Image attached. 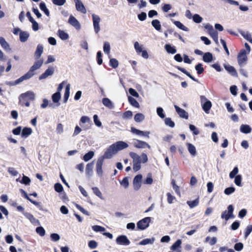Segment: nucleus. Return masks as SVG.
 Wrapping results in <instances>:
<instances>
[{"mask_svg": "<svg viewBox=\"0 0 252 252\" xmlns=\"http://www.w3.org/2000/svg\"><path fill=\"white\" fill-rule=\"evenodd\" d=\"M130 157L133 159V170L135 172L139 171L141 168V163H145L148 161V157L146 154L142 153L140 156L134 152L129 153Z\"/></svg>", "mask_w": 252, "mask_h": 252, "instance_id": "obj_1", "label": "nucleus"}, {"mask_svg": "<svg viewBox=\"0 0 252 252\" xmlns=\"http://www.w3.org/2000/svg\"><path fill=\"white\" fill-rule=\"evenodd\" d=\"M19 101H31L35 99V94L32 91H28L22 94L19 97Z\"/></svg>", "mask_w": 252, "mask_h": 252, "instance_id": "obj_2", "label": "nucleus"}, {"mask_svg": "<svg viewBox=\"0 0 252 252\" xmlns=\"http://www.w3.org/2000/svg\"><path fill=\"white\" fill-rule=\"evenodd\" d=\"M117 153V152L114 147V145L112 144L108 149H107L104 155L100 157V158H102L103 159H109L112 158V157Z\"/></svg>", "mask_w": 252, "mask_h": 252, "instance_id": "obj_3", "label": "nucleus"}, {"mask_svg": "<svg viewBox=\"0 0 252 252\" xmlns=\"http://www.w3.org/2000/svg\"><path fill=\"white\" fill-rule=\"evenodd\" d=\"M151 220V218L146 217L138 221L137 227L138 229L144 230L149 226V223Z\"/></svg>", "mask_w": 252, "mask_h": 252, "instance_id": "obj_4", "label": "nucleus"}, {"mask_svg": "<svg viewBox=\"0 0 252 252\" xmlns=\"http://www.w3.org/2000/svg\"><path fill=\"white\" fill-rule=\"evenodd\" d=\"M43 60H37L32 65L30 70L27 72L28 74L31 75L32 77L35 74V71L38 69L43 64Z\"/></svg>", "mask_w": 252, "mask_h": 252, "instance_id": "obj_5", "label": "nucleus"}, {"mask_svg": "<svg viewBox=\"0 0 252 252\" xmlns=\"http://www.w3.org/2000/svg\"><path fill=\"white\" fill-rule=\"evenodd\" d=\"M238 63L240 67L243 66L247 60L246 51L245 49H242L237 56Z\"/></svg>", "mask_w": 252, "mask_h": 252, "instance_id": "obj_6", "label": "nucleus"}, {"mask_svg": "<svg viewBox=\"0 0 252 252\" xmlns=\"http://www.w3.org/2000/svg\"><path fill=\"white\" fill-rule=\"evenodd\" d=\"M92 19L93 22V26L94 32L96 33H97L100 30L99 23L100 21V18L99 16L95 14H92Z\"/></svg>", "mask_w": 252, "mask_h": 252, "instance_id": "obj_7", "label": "nucleus"}, {"mask_svg": "<svg viewBox=\"0 0 252 252\" xmlns=\"http://www.w3.org/2000/svg\"><path fill=\"white\" fill-rule=\"evenodd\" d=\"M228 213H227V211H225L223 212L221 214V218L222 219H224L226 220H228L230 218H233V212L234 210L233 207L232 205H229L228 207Z\"/></svg>", "mask_w": 252, "mask_h": 252, "instance_id": "obj_8", "label": "nucleus"}, {"mask_svg": "<svg viewBox=\"0 0 252 252\" xmlns=\"http://www.w3.org/2000/svg\"><path fill=\"white\" fill-rule=\"evenodd\" d=\"M132 144L137 148L143 149L146 147H147L148 149L151 148L150 145L147 143L137 139H133Z\"/></svg>", "mask_w": 252, "mask_h": 252, "instance_id": "obj_9", "label": "nucleus"}, {"mask_svg": "<svg viewBox=\"0 0 252 252\" xmlns=\"http://www.w3.org/2000/svg\"><path fill=\"white\" fill-rule=\"evenodd\" d=\"M116 243L119 245L128 246L130 242L126 235H120L116 239Z\"/></svg>", "mask_w": 252, "mask_h": 252, "instance_id": "obj_10", "label": "nucleus"}, {"mask_svg": "<svg viewBox=\"0 0 252 252\" xmlns=\"http://www.w3.org/2000/svg\"><path fill=\"white\" fill-rule=\"evenodd\" d=\"M142 176L141 174L137 175L133 179V185L134 189L136 190H138L141 186V180Z\"/></svg>", "mask_w": 252, "mask_h": 252, "instance_id": "obj_11", "label": "nucleus"}, {"mask_svg": "<svg viewBox=\"0 0 252 252\" xmlns=\"http://www.w3.org/2000/svg\"><path fill=\"white\" fill-rule=\"evenodd\" d=\"M54 73V68L52 66H49L48 68L39 77V80L45 79L48 76H52Z\"/></svg>", "mask_w": 252, "mask_h": 252, "instance_id": "obj_12", "label": "nucleus"}, {"mask_svg": "<svg viewBox=\"0 0 252 252\" xmlns=\"http://www.w3.org/2000/svg\"><path fill=\"white\" fill-rule=\"evenodd\" d=\"M68 22L76 30H79L81 29V25L79 22L73 16L70 15L69 16Z\"/></svg>", "mask_w": 252, "mask_h": 252, "instance_id": "obj_13", "label": "nucleus"}, {"mask_svg": "<svg viewBox=\"0 0 252 252\" xmlns=\"http://www.w3.org/2000/svg\"><path fill=\"white\" fill-rule=\"evenodd\" d=\"M74 1L76 10L83 14L86 13V8L82 2L80 0H74Z\"/></svg>", "mask_w": 252, "mask_h": 252, "instance_id": "obj_14", "label": "nucleus"}, {"mask_svg": "<svg viewBox=\"0 0 252 252\" xmlns=\"http://www.w3.org/2000/svg\"><path fill=\"white\" fill-rule=\"evenodd\" d=\"M201 100L202 101L206 100L203 104L202 108L206 113H208L212 107L211 102L209 100H207V98L204 96H201Z\"/></svg>", "mask_w": 252, "mask_h": 252, "instance_id": "obj_15", "label": "nucleus"}, {"mask_svg": "<svg viewBox=\"0 0 252 252\" xmlns=\"http://www.w3.org/2000/svg\"><path fill=\"white\" fill-rule=\"evenodd\" d=\"M104 159L102 158H100V157L98 158L96 164V170L97 175L99 176H101L102 175L103 171L102 169V166L103 164Z\"/></svg>", "mask_w": 252, "mask_h": 252, "instance_id": "obj_16", "label": "nucleus"}, {"mask_svg": "<svg viewBox=\"0 0 252 252\" xmlns=\"http://www.w3.org/2000/svg\"><path fill=\"white\" fill-rule=\"evenodd\" d=\"M113 145H114V147L117 152L119 151H121L127 148L128 146L126 143L122 141L117 142L113 144Z\"/></svg>", "mask_w": 252, "mask_h": 252, "instance_id": "obj_17", "label": "nucleus"}, {"mask_svg": "<svg viewBox=\"0 0 252 252\" xmlns=\"http://www.w3.org/2000/svg\"><path fill=\"white\" fill-rule=\"evenodd\" d=\"M174 107L175 108L176 112L178 113V114L181 118H184L186 119H188V114L185 110L180 108L176 105H174Z\"/></svg>", "mask_w": 252, "mask_h": 252, "instance_id": "obj_18", "label": "nucleus"}, {"mask_svg": "<svg viewBox=\"0 0 252 252\" xmlns=\"http://www.w3.org/2000/svg\"><path fill=\"white\" fill-rule=\"evenodd\" d=\"M223 66L230 75L234 77H237L238 75L237 71L233 66L228 64H224Z\"/></svg>", "mask_w": 252, "mask_h": 252, "instance_id": "obj_19", "label": "nucleus"}, {"mask_svg": "<svg viewBox=\"0 0 252 252\" xmlns=\"http://www.w3.org/2000/svg\"><path fill=\"white\" fill-rule=\"evenodd\" d=\"M61 98V93L60 92H56L53 94L52 95V99L54 103H56L55 105L56 107H58L60 105L59 103V101L60 100Z\"/></svg>", "mask_w": 252, "mask_h": 252, "instance_id": "obj_20", "label": "nucleus"}, {"mask_svg": "<svg viewBox=\"0 0 252 252\" xmlns=\"http://www.w3.org/2000/svg\"><path fill=\"white\" fill-rule=\"evenodd\" d=\"M131 131L132 133H133L136 135H141V136H145V137H149L150 132H149V131H143L137 129L134 127L131 128Z\"/></svg>", "mask_w": 252, "mask_h": 252, "instance_id": "obj_21", "label": "nucleus"}, {"mask_svg": "<svg viewBox=\"0 0 252 252\" xmlns=\"http://www.w3.org/2000/svg\"><path fill=\"white\" fill-rule=\"evenodd\" d=\"M43 46H42V45L39 44L37 46L36 51L34 53V56L35 59H36V60L38 59L40 57V56L42 55V54L43 53Z\"/></svg>", "mask_w": 252, "mask_h": 252, "instance_id": "obj_22", "label": "nucleus"}, {"mask_svg": "<svg viewBox=\"0 0 252 252\" xmlns=\"http://www.w3.org/2000/svg\"><path fill=\"white\" fill-rule=\"evenodd\" d=\"M94 165V161L87 164L86 168V173L87 175L91 176L93 175Z\"/></svg>", "mask_w": 252, "mask_h": 252, "instance_id": "obj_23", "label": "nucleus"}, {"mask_svg": "<svg viewBox=\"0 0 252 252\" xmlns=\"http://www.w3.org/2000/svg\"><path fill=\"white\" fill-rule=\"evenodd\" d=\"M240 130L243 133L248 134L251 132L252 128L250 126L243 124L240 126Z\"/></svg>", "mask_w": 252, "mask_h": 252, "instance_id": "obj_24", "label": "nucleus"}, {"mask_svg": "<svg viewBox=\"0 0 252 252\" xmlns=\"http://www.w3.org/2000/svg\"><path fill=\"white\" fill-rule=\"evenodd\" d=\"M32 77L31 75H30L28 72H27L25 74H24L23 76H21L18 79L15 81V83L14 84H19L20 83H22L23 81L29 79L31 78Z\"/></svg>", "mask_w": 252, "mask_h": 252, "instance_id": "obj_25", "label": "nucleus"}, {"mask_svg": "<svg viewBox=\"0 0 252 252\" xmlns=\"http://www.w3.org/2000/svg\"><path fill=\"white\" fill-rule=\"evenodd\" d=\"M213 60V57L212 53L210 52H207L203 54V60L206 63L211 62Z\"/></svg>", "mask_w": 252, "mask_h": 252, "instance_id": "obj_26", "label": "nucleus"}, {"mask_svg": "<svg viewBox=\"0 0 252 252\" xmlns=\"http://www.w3.org/2000/svg\"><path fill=\"white\" fill-rule=\"evenodd\" d=\"M176 68L180 71H182L183 73L185 74L188 77H189L191 80L195 81L196 82H199L198 80L195 79L193 76H192L188 71H187L184 68H182L180 66H177Z\"/></svg>", "mask_w": 252, "mask_h": 252, "instance_id": "obj_27", "label": "nucleus"}, {"mask_svg": "<svg viewBox=\"0 0 252 252\" xmlns=\"http://www.w3.org/2000/svg\"><path fill=\"white\" fill-rule=\"evenodd\" d=\"M19 36L21 42H25L28 40L29 37V33L27 32L22 31L19 33Z\"/></svg>", "mask_w": 252, "mask_h": 252, "instance_id": "obj_28", "label": "nucleus"}, {"mask_svg": "<svg viewBox=\"0 0 252 252\" xmlns=\"http://www.w3.org/2000/svg\"><path fill=\"white\" fill-rule=\"evenodd\" d=\"M103 104L106 107L109 109H112L114 108V105L112 101L108 98H104L102 100Z\"/></svg>", "mask_w": 252, "mask_h": 252, "instance_id": "obj_29", "label": "nucleus"}, {"mask_svg": "<svg viewBox=\"0 0 252 252\" xmlns=\"http://www.w3.org/2000/svg\"><path fill=\"white\" fill-rule=\"evenodd\" d=\"M58 35L60 37V38L63 40H65L69 38L68 34L64 31L61 30H58Z\"/></svg>", "mask_w": 252, "mask_h": 252, "instance_id": "obj_30", "label": "nucleus"}, {"mask_svg": "<svg viewBox=\"0 0 252 252\" xmlns=\"http://www.w3.org/2000/svg\"><path fill=\"white\" fill-rule=\"evenodd\" d=\"M0 44L1 47L6 51L9 50L10 49L9 44L2 37H0Z\"/></svg>", "mask_w": 252, "mask_h": 252, "instance_id": "obj_31", "label": "nucleus"}, {"mask_svg": "<svg viewBox=\"0 0 252 252\" xmlns=\"http://www.w3.org/2000/svg\"><path fill=\"white\" fill-rule=\"evenodd\" d=\"M151 24L152 26L158 31H160L161 29V26L159 21L158 19L153 20Z\"/></svg>", "mask_w": 252, "mask_h": 252, "instance_id": "obj_32", "label": "nucleus"}, {"mask_svg": "<svg viewBox=\"0 0 252 252\" xmlns=\"http://www.w3.org/2000/svg\"><path fill=\"white\" fill-rule=\"evenodd\" d=\"M155 241V238L154 237H152L151 238L145 239L139 242V245H146L148 244H153L154 243Z\"/></svg>", "mask_w": 252, "mask_h": 252, "instance_id": "obj_33", "label": "nucleus"}, {"mask_svg": "<svg viewBox=\"0 0 252 252\" xmlns=\"http://www.w3.org/2000/svg\"><path fill=\"white\" fill-rule=\"evenodd\" d=\"M70 95V84H67L65 87V92L63 96V102L66 103Z\"/></svg>", "mask_w": 252, "mask_h": 252, "instance_id": "obj_34", "label": "nucleus"}, {"mask_svg": "<svg viewBox=\"0 0 252 252\" xmlns=\"http://www.w3.org/2000/svg\"><path fill=\"white\" fill-rule=\"evenodd\" d=\"M164 47L168 53L174 54L177 52L175 47L172 46L170 44H167L165 45Z\"/></svg>", "mask_w": 252, "mask_h": 252, "instance_id": "obj_35", "label": "nucleus"}, {"mask_svg": "<svg viewBox=\"0 0 252 252\" xmlns=\"http://www.w3.org/2000/svg\"><path fill=\"white\" fill-rule=\"evenodd\" d=\"M24 215L28 219H29L30 220V221L32 223H36V222L38 223V222H39L38 220H36L32 214L29 213H24Z\"/></svg>", "mask_w": 252, "mask_h": 252, "instance_id": "obj_36", "label": "nucleus"}, {"mask_svg": "<svg viewBox=\"0 0 252 252\" xmlns=\"http://www.w3.org/2000/svg\"><path fill=\"white\" fill-rule=\"evenodd\" d=\"M32 133V129L30 127H24L22 131V136L27 137Z\"/></svg>", "mask_w": 252, "mask_h": 252, "instance_id": "obj_37", "label": "nucleus"}, {"mask_svg": "<svg viewBox=\"0 0 252 252\" xmlns=\"http://www.w3.org/2000/svg\"><path fill=\"white\" fill-rule=\"evenodd\" d=\"M188 149L189 153L192 156H195L196 154V148L192 144L187 143Z\"/></svg>", "mask_w": 252, "mask_h": 252, "instance_id": "obj_38", "label": "nucleus"}, {"mask_svg": "<svg viewBox=\"0 0 252 252\" xmlns=\"http://www.w3.org/2000/svg\"><path fill=\"white\" fill-rule=\"evenodd\" d=\"M128 100L129 102L133 106L136 108H139L140 105L138 101L133 97L131 96H128Z\"/></svg>", "mask_w": 252, "mask_h": 252, "instance_id": "obj_39", "label": "nucleus"}, {"mask_svg": "<svg viewBox=\"0 0 252 252\" xmlns=\"http://www.w3.org/2000/svg\"><path fill=\"white\" fill-rule=\"evenodd\" d=\"M48 106H49L50 107H52L53 108H55V105L52 103L49 104V101L48 99L44 98L43 99V103L41 104V108H45Z\"/></svg>", "mask_w": 252, "mask_h": 252, "instance_id": "obj_40", "label": "nucleus"}, {"mask_svg": "<svg viewBox=\"0 0 252 252\" xmlns=\"http://www.w3.org/2000/svg\"><path fill=\"white\" fill-rule=\"evenodd\" d=\"M187 204L189 206L190 208L192 209L199 204V199L196 198L193 201H188L187 202Z\"/></svg>", "mask_w": 252, "mask_h": 252, "instance_id": "obj_41", "label": "nucleus"}, {"mask_svg": "<svg viewBox=\"0 0 252 252\" xmlns=\"http://www.w3.org/2000/svg\"><path fill=\"white\" fill-rule=\"evenodd\" d=\"M39 7H40V9L43 11L44 13L47 16H49L50 15V12H49V10L46 7V5L45 4V3L43 2H42L40 3L39 4Z\"/></svg>", "mask_w": 252, "mask_h": 252, "instance_id": "obj_42", "label": "nucleus"}, {"mask_svg": "<svg viewBox=\"0 0 252 252\" xmlns=\"http://www.w3.org/2000/svg\"><path fill=\"white\" fill-rule=\"evenodd\" d=\"M92 190L94 194H95L97 196H98L99 198L102 200L104 199V197L102 196V193L99 189L97 187H94L92 188Z\"/></svg>", "mask_w": 252, "mask_h": 252, "instance_id": "obj_43", "label": "nucleus"}, {"mask_svg": "<svg viewBox=\"0 0 252 252\" xmlns=\"http://www.w3.org/2000/svg\"><path fill=\"white\" fill-rule=\"evenodd\" d=\"M174 24L175 25H176L178 28H179L181 30H182L184 31H188L189 29L185 26L182 23H181L180 21H174Z\"/></svg>", "mask_w": 252, "mask_h": 252, "instance_id": "obj_44", "label": "nucleus"}, {"mask_svg": "<svg viewBox=\"0 0 252 252\" xmlns=\"http://www.w3.org/2000/svg\"><path fill=\"white\" fill-rule=\"evenodd\" d=\"M94 156V152L93 151H90L86 153L83 157V160L85 161H88L92 159Z\"/></svg>", "mask_w": 252, "mask_h": 252, "instance_id": "obj_45", "label": "nucleus"}, {"mask_svg": "<svg viewBox=\"0 0 252 252\" xmlns=\"http://www.w3.org/2000/svg\"><path fill=\"white\" fill-rule=\"evenodd\" d=\"M145 119L144 115L142 113H137L134 116V120L137 123L143 121Z\"/></svg>", "mask_w": 252, "mask_h": 252, "instance_id": "obj_46", "label": "nucleus"}, {"mask_svg": "<svg viewBox=\"0 0 252 252\" xmlns=\"http://www.w3.org/2000/svg\"><path fill=\"white\" fill-rule=\"evenodd\" d=\"M109 64L113 68H116L119 65V62L116 59L111 58L110 60Z\"/></svg>", "mask_w": 252, "mask_h": 252, "instance_id": "obj_47", "label": "nucleus"}, {"mask_svg": "<svg viewBox=\"0 0 252 252\" xmlns=\"http://www.w3.org/2000/svg\"><path fill=\"white\" fill-rule=\"evenodd\" d=\"M103 51L104 53L107 55L110 54V45L109 42H105L103 45Z\"/></svg>", "mask_w": 252, "mask_h": 252, "instance_id": "obj_48", "label": "nucleus"}, {"mask_svg": "<svg viewBox=\"0 0 252 252\" xmlns=\"http://www.w3.org/2000/svg\"><path fill=\"white\" fill-rule=\"evenodd\" d=\"M195 69L198 74H201L204 70L202 64L200 63H199L195 65Z\"/></svg>", "mask_w": 252, "mask_h": 252, "instance_id": "obj_49", "label": "nucleus"}, {"mask_svg": "<svg viewBox=\"0 0 252 252\" xmlns=\"http://www.w3.org/2000/svg\"><path fill=\"white\" fill-rule=\"evenodd\" d=\"M165 124L166 126H169L170 127H174L175 126V123L172 121L170 118H166L164 120Z\"/></svg>", "mask_w": 252, "mask_h": 252, "instance_id": "obj_50", "label": "nucleus"}, {"mask_svg": "<svg viewBox=\"0 0 252 252\" xmlns=\"http://www.w3.org/2000/svg\"><path fill=\"white\" fill-rule=\"evenodd\" d=\"M182 243V241L180 239L177 240L171 246V249L172 251H176V250L180 247Z\"/></svg>", "mask_w": 252, "mask_h": 252, "instance_id": "obj_51", "label": "nucleus"}, {"mask_svg": "<svg viewBox=\"0 0 252 252\" xmlns=\"http://www.w3.org/2000/svg\"><path fill=\"white\" fill-rule=\"evenodd\" d=\"M202 19V18L198 14H195L192 16V20L196 23H200Z\"/></svg>", "mask_w": 252, "mask_h": 252, "instance_id": "obj_52", "label": "nucleus"}, {"mask_svg": "<svg viewBox=\"0 0 252 252\" xmlns=\"http://www.w3.org/2000/svg\"><path fill=\"white\" fill-rule=\"evenodd\" d=\"M36 232L41 236H43L45 234V231L42 226H39L36 228Z\"/></svg>", "mask_w": 252, "mask_h": 252, "instance_id": "obj_53", "label": "nucleus"}, {"mask_svg": "<svg viewBox=\"0 0 252 252\" xmlns=\"http://www.w3.org/2000/svg\"><path fill=\"white\" fill-rule=\"evenodd\" d=\"M92 229L95 232H104L106 230L104 227L97 225L93 226Z\"/></svg>", "mask_w": 252, "mask_h": 252, "instance_id": "obj_54", "label": "nucleus"}, {"mask_svg": "<svg viewBox=\"0 0 252 252\" xmlns=\"http://www.w3.org/2000/svg\"><path fill=\"white\" fill-rule=\"evenodd\" d=\"M209 34L216 43L218 42V33L216 31L214 30Z\"/></svg>", "mask_w": 252, "mask_h": 252, "instance_id": "obj_55", "label": "nucleus"}, {"mask_svg": "<svg viewBox=\"0 0 252 252\" xmlns=\"http://www.w3.org/2000/svg\"><path fill=\"white\" fill-rule=\"evenodd\" d=\"M56 131L58 134H62L63 132V125L61 123H59L57 125Z\"/></svg>", "mask_w": 252, "mask_h": 252, "instance_id": "obj_56", "label": "nucleus"}, {"mask_svg": "<svg viewBox=\"0 0 252 252\" xmlns=\"http://www.w3.org/2000/svg\"><path fill=\"white\" fill-rule=\"evenodd\" d=\"M134 48L138 54H140L142 50V45H140L138 42L136 41L134 44Z\"/></svg>", "mask_w": 252, "mask_h": 252, "instance_id": "obj_57", "label": "nucleus"}, {"mask_svg": "<svg viewBox=\"0 0 252 252\" xmlns=\"http://www.w3.org/2000/svg\"><path fill=\"white\" fill-rule=\"evenodd\" d=\"M241 181H242L241 175H238L235 177L234 183L237 186H238L239 187H241L242 186Z\"/></svg>", "mask_w": 252, "mask_h": 252, "instance_id": "obj_58", "label": "nucleus"}, {"mask_svg": "<svg viewBox=\"0 0 252 252\" xmlns=\"http://www.w3.org/2000/svg\"><path fill=\"white\" fill-rule=\"evenodd\" d=\"M238 168L237 167H235L233 170L232 171H231L229 173V177L230 179H233L234 178V177H235L236 175L238 174Z\"/></svg>", "mask_w": 252, "mask_h": 252, "instance_id": "obj_59", "label": "nucleus"}, {"mask_svg": "<svg viewBox=\"0 0 252 252\" xmlns=\"http://www.w3.org/2000/svg\"><path fill=\"white\" fill-rule=\"evenodd\" d=\"M235 189L234 187H228L224 189V192L226 195H228L233 193L235 191Z\"/></svg>", "mask_w": 252, "mask_h": 252, "instance_id": "obj_60", "label": "nucleus"}, {"mask_svg": "<svg viewBox=\"0 0 252 252\" xmlns=\"http://www.w3.org/2000/svg\"><path fill=\"white\" fill-rule=\"evenodd\" d=\"M98 244L94 240H91L88 243V246L91 249H94L97 247Z\"/></svg>", "mask_w": 252, "mask_h": 252, "instance_id": "obj_61", "label": "nucleus"}, {"mask_svg": "<svg viewBox=\"0 0 252 252\" xmlns=\"http://www.w3.org/2000/svg\"><path fill=\"white\" fill-rule=\"evenodd\" d=\"M120 184L126 189L129 185V182L127 177H125L122 181H120Z\"/></svg>", "mask_w": 252, "mask_h": 252, "instance_id": "obj_62", "label": "nucleus"}, {"mask_svg": "<svg viewBox=\"0 0 252 252\" xmlns=\"http://www.w3.org/2000/svg\"><path fill=\"white\" fill-rule=\"evenodd\" d=\"M157 112L158 116L160 117L161 118L163 119L165 118V116L163 113V109H162V108L160 107H158L157 109Z\"/></svg>", "mask_w": 252, "mask_h": 252, "instance_id": "obj_63", "label": "nucleus"}, {"mask_svg": "<svg viewBox=\"0 0 252 252\" xmlns=\"http://www.w3.org/2000/svg\"><path fill=\"white\" fill-rule=\"evenodd\" d=\"M54 189L57 192H61L63 190V186L60 183L55 184Z\"/></svg>", "mask_w": 252, "mask_h": 252, "instance_id": "obj_64", "label": "nucleus"}]
</instances>
